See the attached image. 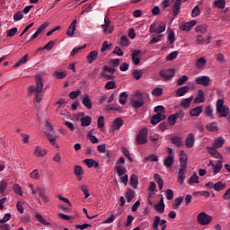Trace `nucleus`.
<instances>
[{
	"label": "nucleus",
	"mask_w": 230,
	"mask_h": 230,
	"mask_svg": "<svg viewBox=\"0 0 230 230\" xmlns=\"http://www.w3.org/2000/svg\"><path fill=\"white\" fill-rule=\"evenodd\" d=\"M42 89H44L42 77H40V75H38L36 76V94H35V100L37 103H40V102H42V98L44 96V93H42Z\"/></svg>",
	"instance_id": "obj_1"
},
{
	"label": "nucleus",
	"mask_w": 230,
	"mask_h": 230,
	"mask_svg": "<svg viewBox=\"0 0 230 230\" xmlns=\"http://www.w3.org/2000/svg\"><path fill=\"white\" fill-rule=\"evenodd\" d=\"M166 30V23L155 22L150 25V33H163Z\"/></svg>",
	"instance_id": "obj_2"
},
{
	"label": "nucleus",
	"mask_w": 230,
	"mask_h": 230,
	"mask_svg": "<svg viewBox=\"0 0 230 230\" xmlns=\"http://www.w3.org/2000/svg\"><path fill=\"white\" fill-rule=\"evenodd\" d=\"M213 221V217L206 214V212H201L197 217V222L200 226H209V223Z\"/></svg>",
	"instance_id": "obj_3"
},
{
	"label": "nucleus",
	"mask_w": 230,
	"mask_h": 230,
	"mask_svg": "<svg viewBox=\"0 0 230 230\" xmlns=\"http://www.w3.org/2000/svg\"><path fill=\"white\" fill-rule=\"evenodd\" d=\"M136 141L137 145H145L148 141V129L146 128H142L137 136Z\"/></svg>",
	"instance_id": "obj_4"
},
{
	"label": "nucleus",
	"mask_w": 230,
	"mask_h": 230,
	"mask_svg": "<svg viewBox=\"0 0 230 230\" xmlns=\"http://www.w3.org/2000/svg\"><path fill=\"white\" fill-rule=\"evenodd\" d=\"M131 104L134 109H141L145 104V102L143 101V94H141V93H135L131 101Z\"/></svg>",
	"instance_id": "obj_5"
},
{
	"label": "nucleus",
	"mask_w": 230,
	"mask_h": 230,
	"mask_svg": "<svg viewBox=\"0 0 230 230\" xmlns=\"http://www.w3.org/2000/svg\"><path fill=\"white\" fill-rule=\"evenodd\" d=\"M210 80L211 78H209L208 75H200L195 78V84H197V85H204L205 87H208Z\"/></svg>",
	"instance_id": "obj_6"
},
{
	"label": "nucleus",
	"mask_w": 230,
	"mask_h": 230,
	"mask_svg": "<svg viewBox=\"0 0 230 230\" xmlns=\"http://www.w3.org/2000/svg\"><path fill=\"white\" fill-rule=\"evenodd\" d=\"M160 76L164 80H171V78H173L175 76V70L170 68L160 71Z\"/></svg>",
	"instance_id": "obj_7"
},
{
	"label": "nucleus",
	"mask_w": 230,
	"mask_h": 230,
	"mask_svg": "<svg viewBox=\"0 0 230 230\" xmlns=\"http://www.w3.org/2000/svg\"><path fill=\"white\" fill-rule=\"evenodd\" d=\"M172 13L174 17H177V15H179V13H181V6H182V2L181 0H172Z\"/></svg>",
	"instance_id": "obj_8"
},
{
	"label": "nucleus",
	"mask_w": 230,
	"mask_h": 230,
	"mask_svg": "<svg viewBox=\"0 0 230 230\" xmlns=\"http://www.w3.org/2000/svg\"><path fill=\"white\" fill-rule=\"evenodd\" d=\"M207 150L208 154L215 159H224V156L217 150V147L214 146H207Z\"/></svg>",
	"instance_id": "obj_9"
},
{
	"label": "nucleus",
	"mask_w": 230,
	"mask_h": 230,
	"mask_svg": "<svg viewBox=\"0 0 230 230\" xmlns=\"http://www.w3.org/2000/svg\"><path fill=\"white\" fill-rule=\"evenodd\" d=\"M102 29L103 30V33H112L114 31V29L111 27V20L105 16L104 17V24L102 25Z\"/></svg>",
	"instance_id": "obj_10"
},
{
	"label": "nucleus",
	"mask_w": 230,
	"mask_h": 230,
	"mask_svg": "<svg viewBox=\"0 0 230 230\" xmlns=\"http://www.w3.org/2000/svg\"><path fill=\"white\" fill-rule=\"evenodd\" d=\"M185 146L187 148H193L195 146V135L190 133L185 138Z\"/></svg>",
	"instance_id": "obj_11"
},
{
	"label": "nucleus",
	"mask_w": 230,
	"mask_h": 230,
	"mask_svg": "<svg viewBox=\"0 0 230 230\" xmlns=\"http://www.w3.org/2000/svg\"><path fill=\"white\" fill-rule=\"evenodd\" d=\"M49 26V22H45L43 24H41L38 30L31 36V40H33V39H37L44 30H46Z\"/></svg>",
	"instance_id": "obj_12"
},
{
	"label": "nucleus",
	"mask_w": 230,
	"mask_h": 230,
	"mask_svg": "<svg viewBox=\"0 0 230 230\" xmlns=\"http://www.w3.org/2000/svg\"><path fill=\"white\" fill-rule=\"evenodd\" d=\"M166 224L165 219H161V217L155 216L152 227L154 230H159V226H164Z\"/></svg>",
	"instance_id": "obj_13"
},
{
	"label": "nucleus",
	"mask_w": 230,
	"mask_h": 230,
	"mask_svg": "<svg viewBox=\"0 0 230 230\" xmlns=\"http://www.w3.org/2000/svg\"><path fill=\"white\" fill-rule=\"evenodd\" d=\"M163 119H166V115L162 113H156L151 118V124L152 125H157V123H161Z\"/></svg>",
	"instance_id": "obj_14"
},
{
	"label": "nucleus",
	"mask_w": 230,
	"mask_h": 230,
	"mask_svg": "<svg viewBox=\"0 0 230 230\" xmlns=\"http://www.w3.org/2000/svg\"><path fill=\"white\" fill-rule=\"evenodd\" d=\"M186 167H181L178 172V179H177V182H179V184H184V179H186Z\"/></svg>",
	"instance_id": "obj_15"
},
{
	"label": "nucleus",
	"mask_w": 230,
	"mask_h": 230,
	"mask_svg": "<svg viewBox=\"0 0 230 230\" xmlns=\"http://www.w3.org/2000/svg\"><path fill=\"white\" fill-rule=\"evenodd\" d=\"M206 102V94H204V91L199 90L196 97L194 98V103H204Z\"/></svg>",
	"instance_id": "obj_16"
},
{
	"label": "nucleus",
	"mask_w": 230,
	"mask_h": 230,
	"mask_svg": "<svg viewBox=\"0 0 230 230\" xmlns=\"http://www.w3.org/2000/svg\"><path fill=\"white\" fill-rule=\"evenodd\" d=\"M81 100H82L83 105H84L86 109H88V110L93 109V102H91V98L89 97L88 94H84V95L81 97Z\"/></svg>",
	"instance_id": "obj_17"
},
{
	"label": "nucleus",
	"mask_w": 230,
	"mask_h": 230,
	"mask_svg": "<svg viewBox=\"0 0 230 230\" xmlns=\"http://www.w3.org/2000/svg\"><path fill=\"white\" fill-rule=\"evenodd\" d=\"M74 173L76 176L77 181H82L83 175L85 173L82 166L75 165L74 168Z\"/></svg>",
	"instance_id": "obj_18"
},
{
	"label": "nucleus",
	"mask_w": 230,
	"mask_h": 230,
	"mask_svg": "<svg viewBox=\"0 0 230 230\" xmlns=\"http://www.w3.org/2000/svg\"><path fill=\"white\" fill-rule=\"evenodd\" d=\"M139 55H141V50H133L131 54V58L135 66H139V62H141Z\"/></svg>",
	"instance_id": "obj_19"
},
{
	"label": "nucleus",
	"mask_w": 230,
	"mask_h": 230,
	"mask_svg": "<svg viewBox=\"0 0 230 230\" xmlns=\"http://www.w3.org/2000/svg\"><path fill=\"white\" fill-rule=\"evenodd\" d=\"M180 164L181 167L186 168L188 166V155H186L184 150L180 151Z\"/></svg>",
	"instance_id": "obj_20"
},
{
	"label": "nucleus",
	"mask_w": 230,
	"mask_h": 230,
	"mask_svg": "<svg viewBox=\"0 0 230 230\" xmlns=\"http://www.w3.org/2000/svg\"><path fill=\"white\" fill-rule=\"evenodd\" d=\"M45 134L47 136V138L49 139V143L53 146H58V145L57 144V137H55V132L51 131V132H48L45 131Z\"/></svg>",
	"instance_id": "obj_21"
},
{
	"label": "nucleus",
	"mask_w": 230,
	"mask_h": 230,
	"mask_svg": "<svg viewBox=\"0 0 230 230\" xmlns=\"http://www.w3.org/2000/svg\"><path fill=\"white\" fill-rule=\"evenodd\" d=\"M77 21L76 20H73V22H71V24L69 25L67 31H66V35L68 37H73V35H75V31H76V24H77Z\"/></svg>",
	"instance_id": "obj_22"
},
{
	"label": "nucleus",
	"mask_w": 230,
	"mask_h": 230,
	"mask_svg": "<svg viewBox=\"0 0 230 230\" xmlns=\"http://www.w3.org/2000/svg\"><path fill=\"white\" fill-rule=\"evenodd\" d=\"M196 24H197V21L195 20L187 22L181 26V30H182V31H190L191 28H193V26H195Z\"/></svg>",
	"instance_id": "obj_23"
},
{
	"label": "nucleus",
	"mask_w": 230,
	"mask_h": 230,
	"mask_svg": "<svg viewBox=\"0 0 230 230\" xmlns=\"http://www.w3.org/2000/svg\"><path fill=\"white\" fill-rule=\"evenodd\" d=\"M123 127V120L121 118H117L111 124V130H119Z\"/></svg>",
	"instance_id": "obj_24"
},
{
	"label": "nucleus",
	"mask_w": 230,
	"mask_h": 230,
	"mask_svg": "<svg viewBox=\"0 0 230 230\" xmlns=\"http://www.w3.org/2000/svg\"><path fill=\"white\" fill-rule=\"evenodd\" d=\"M170 139L174 146H182V137L175 135H171Z\"/></svg>",
	"instance_id": "obj_25"
},
{
	"label": "nucleus",
	"mask_w": 230,
	"mask_h": 230,
	"mask_svg": "<svg viewBox=\"0 0 230 230\" xmlns=\"http://www.w3.org/2000/svg\"><path fill=\"white\" fill-rule=\"evenodd\" d=\"M218 112V118H227L230 114L229 107L224 106L223 108H219L217 110Z\"/></svg>",
	"instance_id": "obj_26"
},
{
	"label": "nucleus",
	"mask_w": 230,
	"mask_h": 230,
	"mask_svg": "<svg viewBox=\"0 0 230 230\" xmlns=\"http://www.w3.org/2000/svg\"><path fill=\"white\" fill-rule=\"evenodd\" d=\"M202 111H204V108L202 106H198L190 111V116H191L192 118H198V116H200L202 114Z\"/></svg>",
	"instance_id": "obj_27"
},
{
	"label": "nucleus",
	"mask_w": 230,
	"mask_h": 230,
	"mask_svg": "<svg viewBox=\"0 0 230 230\" xmlns=\"http://www.w3.org/2000/svg\"><path fill=\"white\" fill-rule=\"evenodd\" d=\"M38 192L42 202L48 204V202H49V198L46 195V192H44V189H42L40 186H38Z\"/></svg>",
	"instance_id": "obj_28"
},
{
	"label": "nucleus",
	"mask_w": 230,
	"mask_h": 230,
	"mask_svg": "<svg viewBox=\"0 0 230 230\" xmlns=\"http://www.w3.org/2000/svg\"><path fill=\"white\" fill-rule=\"evenodd\" d=\"M48 154V150L42 148L41 146H36L34 151V155L36 157H44Z\"/></svg>",
	"instance_id": "obj_29"
},
{
	"label": "nucleus",
	"mask_w": 230,
	"mask_h": 230,
	"mask_svg": "<svg viewBox=\"0 0 230 230\" xmlns=\"http://www.w3.org/2000/svg\"><path fill=\"white\" fill-rule=\"evenodd\" d=\"M97 58H98V51L96 50L91 51L86 57V60L88 64H93V62H94V60H96Z\"/></svg>",
	"instance_id": "obj_30"
},
{
	"label": "nucleus",
	"mask_w": 230,
	"mask_h": 230,
	"mask_svg": "<svg viewBox=\"0 0 230 230\" xmlns=\"http://www.w3.org/2000/svg\"><path fill=\"white\" fill-rule=\"evenodd\" d=\"M226 143V140L222 137H218L214 139L213 146L214 148H222Z\"/></svg>",
	"instance_id": "obj_31"
},
{
	"label": "nucleus",
	"mask_w": 230,
	"mask_h": 230,
	"mask_svg": "<svg viewBox=\"0 0 230 230\" xmlns=\"http://www.w3.org/2000/svg\"><path fill=\"white\" fill-rule=\"evenodd\" d=\"M193 95H191L189 98L181 99V107H183L184 109H188L190 105H191V102H193Z\"/></svg>",
	"instance_id": "obj_32"
},
{
	"label": "nucleus",
	"mask_w": 230,
	"mask_h": 230,
	"mask_svg": "<svg viewBox=\"0 0 230 230\" xmlns=\"http://www.w3.org/2000/svg\"><path fill=\"white\" fill-rule=\"evenodd\" d=\"M188 91H190V86H188V85L181 86L176 90V96L181 98V97L184 96V94H186V93H188Z\"/></svg>",
	"instance_id": "obj_33"
},
{
	"label": "nucleus",
	"mask_w": 230,
	"mask_h": 230,
	"mask_svg": "<svg viewBox=\"0 0 230 230\" xmlns=\"http://www.w3.org/2000/svg\"><path fill=\"white\" fill-rule=\"evenodd\" d=\"M155 188H157V185L155 184V182L150 181L149 186L147 188L149 199H152L154 197V191H155Z\"/></svg>",
	"instance_id": "obj_34"
},
{
	"label": "nucleus",
	"mask_w": 230,
	"mask_h": 230,
	"mask_svg": "<svg viewBox=\"0 0 230 230\" xmlns=\"http://www.w3.org/2000/svg\"><path fill=\"white\" fill-rule=\"evenodd\" d=\"M206 64H208V60H206V58L201 57L196 61L195 66L198 69H202Z\"/></svg>",
	"instance_id": "obj_35"
},
{
	"label": "nucleus",
	"mask_w": 230,
	"mask_h": 230,
	"mask_svg": "<svg viewBox=\"0 0 230 230\" xmlns=\"http://www.w3.org/2000/svg\"><path fill=\"white\" fill-rule=\"evenodd\" d=\"M223 164H224V162H222V160L217 161V163L213 167L214 175H217L219 172L222 171Z\"/></svg>",
	"instance_id": "obj_36"
},
{
	"label": "nucleus",
	"mask_w": 230,
	"mask_h": 230,
	"mask_svg": "<svg viewBox=\"0 0 230 230\" xmlns=\"http://www.w3.org/2000/svg\"><path fill=\"white\" fill-rule=\"evenodd\" d=\"M125 197H126L127 202H132L133 199L136 197V190L129 189L127 191Z\"/></svg>",
	"instance_id": "obj_37"
},
{
	"label": "nucleus",
	"mask_w": 230,
	"mask_h": 230,
	"mask_svg": "<svg viewBox=\"0 0 230 230\" xmlns=\"http://www.w3.org/2000/svg\"><path fill=\"white\" fill-rule=\"evenodd\" d=\"M93 123V119L90 116L81 118L82 127H89Z\"/></svg>",
	"instance_id": "obj_38"
},
{
	"label": "nucleus",
	"mask_w": 230,
	"mask_h": 230,
	"mask_svg": "<svg viewBox=\"0 0 230 230\" xmlns=\"http://www.w3.org/2000/svg\"><path fill=\"white\" fill-rule=\"evenodd\" d=\"M199 175L194 172L192 176L187 181L190 185L199 184Z\"/></svg>",
	"instance_id": "obj_39"
},
{
	"label": "nucleus",
	"mask_w": 230,
	"mask_h": 230,
	"mask_svg": "<svg viewBox=\"0 0 230 230\" xmlns=\"http://www.w3.org/2000/svg\"><path fill=\"white\" fill-rule=\"evenodd\" d=\"M84 164H86V166H88L89 168H93V166L94 168H98V166H99L98 162H96V161H94V160H93V159H85V160H84Z\"/></svg>",
	"instance_id": "obj_40"
},
{
	"label": "nucleus",
	"mask_w": 230,
	"mask_h": 230,
	"mask_svg": "<svg viewBox=\"0 0 230 230\" xmlns=\"http://www.w3.org/2000/svg\"><path fill=\"white\" fill-rule=\"evenodd\" d=\"M196 33H208V25L207 24H201L198 25L195 28Z\"/></svg>",
	"instance_id": "obj_41"
},
{
	"label": "nucleus",
	"mask_w": 230,
	"mask_h": 230,
	"mask_svg": "<svg viewBox=\"0 0 230 230\" xmlns=\"http://www.w3.org/2000/svg\"><path fill=\"white\" fill-rule=\"evenodd\" d=\"M155 210L158 213H164V198L160 199V202L155 206Z\"/></svg>",
	"instance_id": "obj_42"
},
{
	"label": "nucleus",
	"mask_w": 230,
	"mask_h": 230,
	"mask_svg": "<svg viewBox=\"0 0 230 230\" xmlns=\"http://www.w3.org/2000/svg\"><path fill=\"white\" fill-rule=\"evenodd\" d=\"M127 98H128L127 92L120 93L119 96V103H120V105H125V103H127Z\"/></svg>",
	"instance_id": "obj_43"
},
{
	"label": "nucleus",
	"mask_w": 230,
	"mask_h": 230,
	"mask_svg": "<svg viewBox=\"0 0 230 230\" xmlns=\"http://www.w3.org/2000/svg\"><path fill=\"white\" fill-rule=\"evenodd\" d=\"M129 184L132 188L136 189L137 188V185L139 182L137 181V175L132 174L129 180Z\"/></svg>",
	"instance_id": "obj_44"
},
{
	"label": "nucleus",
	"mask_w": 230,
	"mask_h": 230,
	"mask_svg": "<svg viewBox=\"0 0 230 230\" xmlns=\"http://www.w3.org/2000/svg\"><path fill=\"white\" fill-rule=\"evenodd\" d=\"M222 190H226L225 182L217 181L214 183V191H222Z\"/></svg>",
	"instance_id": "obj_45"
},
{
	"label": "nucleus",
	"mask_w": 230,
	"mask_h": 230,
	"mask_svg": "<svg viewBox=\"0 0 230 230\" xmlns=\"http://www.w3.org/2000/svg\"><path fill=\"white\" fill-rule=\"evenodd\" d=\"M214 8L224 10V8H226V0H216L214 3Z\"/></svg>",
	"instance_id": "obj_46"
},
{
	"label": "nucleus",
	"mask_w": 230,
	"mask_h": 230,
	"mask_svg": "<svg viewBox=\"0 0 230 230\" xmlns=\"http://www.w3.org/2000/svg\"><path fill=\"white\" fill-rule=\"evenodd\" d=\"M54 78H58V80H64L67 76V72L63 71V72H55L53 74Z\"/></svg>",
	"instance_id": "obj_47"
},
{
	"label": "nucleus",
	"mask_w": 230,
	"mask_h": 230,
	"mask_svg": "<svg viewBox=\"0 0 230 230\" xmlns=\"http://www.w3.org/2000/svg\"><path fill=\"white\" fill-rule=\"evenodd\" d=\"M129 44L130 41L128 40V38L127 36H122L120 38L119 46H121L122 48H128Z\"/></svg>",
	"instance_id": "obj_48"
},
{
	"label": "nucleus",
	"mask_w": 230,
	"mask_h": 230,
	"mask_svg": "<svg viewBox=\"0 0 230 230\" xmlns=\"http://www.w3.org/2000/svg\"><path fill=\"white\" fill-rule=\"evenodd\" d=\"M207 130L208 132H217L218 130V127L217 126V123L211 122L206 126Z\"/></svg>",
	"instance_id": "obj_49"
},
{
	"label": "nucleus",
	"mask_w": 230,
	"mask_h": 230,
	"mask_svg": "<svg viewBox=\"0 0 230 230\" xmlns=\"http://www.w3.org/2000/svg\"><path fill=\"white\" fill-rule=\"evenodd\" d=\"M35 218L38 220V222H40V224H43V226H51V223L46 221V219H44V217L40 214H37L35 216Z\"/></svg>",
	"instance_id": "obj_50"
},
{
	"label": "nucleus",
	"mask_w": 230,
	"mask_h": 230,
	"mask_svg": "<svg viewBox=\"0 0 230 230\" xmlns=\"http://www.w3.org/2000/svg\"><path fill=\"white\" fill-rule=\"evenodd\" d=\"M155 181H156L159 190H163V186H164V181L161 179V175L155 174Z\"/></svg>",
	"instance_id": "obj_51"
},
{
	"label": "nucleus",
	"mask_w": 230,
	"mask_h": 230,
	"mask_svg": "<svg viewBox=\"0 0 230 230\" xmlns=\"http://www.w3.org/2000/svg\"><path fill=\"white\" fill-rule=\"evenodd\" d=\"M85 48H87V45H83L80 47L74 48L73 50L70 52V57H75L76 53H78L79 51H82V49H85Z\"/></svg>",
	"instance_id": "obj_52"
},
{
	"label": "nucleus",
	"mask_w": 230,
	"mask_h": 230,
	"mask_svg": "<svg viewBox=\"0 0 230 230\" xmlns=\"http://www.w3.org/2000/svg\"><path fill=\"white\" fill-rule=\"evenodd\" d=\"M175 157H172V156H167L165 159H164V166H166V168H171V166L173 164V159Z\"/></svg>",
	"instance_id": "obj_53"
},
{
	"label": "nucleus",
	"mask_w": 230,
	"mask_h": 230,
	"mask_svg": "<svg viewBox=\"0 0 230 230\" xmlns=\"http://www.w3.org/2000/svg\"><path fill=\"white\" fill-rule=\"evenodd\" d=\"M28 54L22 57L17 63H15L14 67H20V66L26 64V62H28Z\"/></svg>",
	"instance_id": "obj_54"
},
{
	"label": "nucleus",
	"mask_w": 230,
	"mask_h": 230,
	"mask_svg": "<svg viewBox=\"0 0 230 230\" xmlns=\"http://www.w3.org/2000/svg\"><path fill=\"white\" fill-rule=\"evenodd\" d=\"M116 170H117V173H118V175H119V177H121V175H125V173H127V168H125V166H123V165L116 166Z\"/></svg>",
	"instance_id": "obj_55"
},
{
	"label": "nucleus",
	"mask_w": 230,
	"mask_h": 230,
	"mask_svg": "<svg viewBox=\"0 0 230 230\" xmlns=\"http://www.w3.org/2000/svg\"><path fill=\"white\" fill-rule=\"evenodd\" d=\"M167 121L171 127H173L177 123V117L175 114H172L171 116L168 117Z\"/></svg>",
	"instance_id": "obj_56"
},
{
	"label": "nucleus",
	"mask_w": 230,
	"mask_h": 230,
	"mask_svg": "<svg viewBox=\"0 0 230 230\" xmlns=\"http://www.w3.org/2000/svg\"><path fill=\"white\" fill-rule=\"evenodd\" d=\"M24 13L22 11H18L14 15H13V21L17 22V21H22V19L24 18Z\"/></svg>",
	"instance_id": "obj_57"
},
{
	"label": "nucleus",
	"mask_w": 230,
	"mask_h": 230,
	"mask_svg": "<svg viewBox=\"0 0 230 230\" xmlns=\"http://www.w3.org/2000/svg\"><path fill=\"white\" fill-rule=\"evenodd\" d=\"M80 94H82V91L81 90H77V91H73L69 93V98L71 100H76L77 97L80 96Z\"/></svg>",
	"instance_id": "obj_58"
},
{
	"label": "nucleus",
	"mask_w": 230,
	"mask_h": 230,
	"mask_svg": "<svg viewBox=\"0 0 230 230\" xmlns=\"http://www.w3.org/2000/svg\"><path fill=\"white\" fill-rule=\"evenodd\" d=\"M205 114H206V116H208V118L213 119V108H211V106H209V105L206 106Z\"/></svg>",
	"instance_id": "obj_59"
},
{
	"label": "nucleus",
	"mask_w": 230,
	"mask_h": 230,
	"mask_svg": "<svg viewBox=\"0 0 230 230\" xmlns=\"http://www.w3.org/2000/svg\"><path fill=\"white\" fill-rule=\"evenodd\" d=\"M182 200H184V198L182 197H178L177 199H175L174 204H173V209H179V206L182 204Z\"/></svg>",
	"instance_id": "obj_60"
},
{
	"label": "nucleus",
	"mask_w": 230,
	"mask_h": 230,
	"mask_svg": "<svg viewBox=\"0 0 230 230\" xmlns=\"http://www.w3.org/2000/svg\"><path fill=\"white\" fill-rule=\"evenodd\" d=\"M103 127H105V118L101 116L97 120V128H103Z\"/></svg>",
	"instance_id": "obj_61"
},
{
	"label": "nucleus",
	"mask_w": 230,
	"mask_h": 230,
	"mask_svg": "<svg viewBox=\"0 0 230 230\" xmlns=\"http://www.w3.org/2000/svg\"><path fill=\"white\" fill-rule=\"evenodd\" d=\"M206 42V38H204V36L199 34L197 35L196 37V43L199 45V46H202V44H204Z\"/></svg>",
	"instance_id": "obj_62"
},
{
	"label": "nucleus",
	"mask_w": 230,
	"mask_h": 230,
	"mask_svg": "<svg viewBox=\"0 0 230 230\" xmlns=\"http://www.w3.org/2000/svg\"><path fill=\"white\" fill-rule=\"evenodd\" d=\"M132 75L136 80H140L141 76H143V72L139 69L134 70Z\"/></svg>",
	"instance_id": "obj_63"
},
{
	"label": "nucleus",
	"mask_w": 230,
	"mask_h": 230,
	"mask_svg": "<svg viewBox=\"0 0 230 230\" xmlns=\"http://www.w3.org/2000/svg\"><path fill=\"white\" fill-rule=\"evenodd\" d=\"M153 96H163V88L156 87L152 91Z\"/></svg>",
	"instance_id": "obj_64"
}]
</instances>
